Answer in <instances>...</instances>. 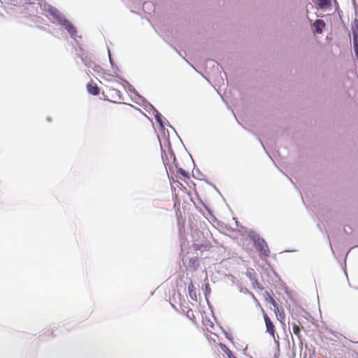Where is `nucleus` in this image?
Wrapping results in <instances>:
<instances>
[{
  "instance_id": "nucleus-1",
  "label": "nucleus",
  "mask_w": 358,
  "mask_h": 358,
  "mask_svg": "<svg viewBox=\"0 0 358 358\" xmlns=\"http://www.w3.org/2000/svg\"><path fill=\"white\" fill-rule=\"evenodd\" d=\"M50 14L62 25L68 32L73 36L76 34L75 27L57 9L52 8L49 10Z\"/></svg>"
},
{
  "instance_id": "nucleus-2",
  "label": "nucleus",
  "mask_w": 358,
  "mask_h": 358,
  "mask_svg": "<svg viewBox=\"0 0 358 358\" xmlns=\"http://www.w3.org/2000/svg\"><path fill=\"white\" fill-rule=\"evenodd\" d=\"M103 94L107 100L111 102L116 103L122 100L120 91L113 87H107L103 92Z\"/></svg>"
},
{
  "instance_id": "nucleus-3",
  "label": "nucleus",
  "mask_w": 358,
  "mask_h": 358,
  "mask_svg": "<svg viewBox=\"0 0 358 358\" xmlns=\"http://www.w3.org/2000/svg\"><path fill=\"white\" fill-rule=\"evenodd\" d=\"M254 245L259 253L261 257H267L270 255V250L266 242L260 238L254 240Z\"/></svg>"
},
{
  "instance_id": "nucleus-4",
  "label": "nucleus",
  "mask_w": 358,
  "mask_h": 358,
  "mask_svg": "<svg viewBox=\"0 0 358 358\" xmlns=\"http://www.w3.org/2000/svg\"><path fill=\"white\" fill-rule=\"evenodd\" d=\"M264 319L266 324V331L273 337L275 336V327L272 321L270 320V318L268 317V315L266 313H264L263 315Z\"/></svg>"
},
{
  "instance_id": "nucleus-5",
  "label": "nucleus",
  "mask_w": 358,
  "mask_h": 358,
  "mask_svg": "<svg viewBox=\"0 0 358 358\" xmlns=\"http://www.w3.org/2000/svg\"><path fill=\"white\" fill-rule=\"evenodd\" d=\"M199 266V262L198 258H192L189 260L187 265V269L190 271H196Z\"/></svg>"
},
{
  "instance_id": "nucleus-6",
  "label": "nucleus",
  "mask_w": 358,
  "mask_h": 358,
  "mask_svg": "<svg viewBox=\"0 0 358 358\" xmlns=\"http://www.w3.org/2000/svg\"><path fill=\"white\" fill-rule=\"evenodd\" d=\"M87 92L91 94L92 95H98L99 94V88L97 86L96 84L94 83L93 82L89 83L87 85Z\"/></svg>"
},
{
  "instance_id": "nucleus-7",
  "label": "nucleus",
  "mask_w": 358,
  "mask_h": 358,
  "mask_svg": "<svg viewBox=\"0 0 358 358\" xmlns=\"http://www.w3.org/2000/svg\"><path fill=\"white\" fill-rule=\"evenodd\" d=\"M315 31L317 34H322L325 27V22L323 20H317L313 24Z\"/></svg>"
},
{
  "instance_id": "nucleus-8",
  "label": "nucleus",
  "mask_w": 358,
  "mask_h": 358,
  "mask_svg": "<svg viewBox=\"0 0 358 358\" xmlns=\"http://www.w3.org/2000/svg\"><path fill=\"white\" fill-rule=\"evenodd\" d=\"M187 289H188V292H189V294L190 297L192 299L196 300V289H195L194 284L192 282L189 284Z\"/></svg>"
},
{
  "instance_id": "nucleus-9",
  "label": "nucleus",
  "mask_w": 358,
  "mask_h": 358,
  "mask_svg": "<svg viewBox=\"0 0 358 358\" xmlns=\"http://www.w3.org/2000/svg\"><path fill=\"white\" fill-rule=\"evenodd\" d=\"M317 4L320 8H327L331 6L330 0H317Z\"/></svg>"
},
{
  "instance_id": "nucleus-10",
  "label": "nucleus",
  "mask_w": 358,
  "mask_h": 358,
  "mask_svg": "<svg viewBox=\"0 0 358 358\" xmlns=\"http://www.w3.org/2000/svg\"><path fill=\"white\" fill-rule=\"evenodd\" d=\"M299 323V322H298ZM292 331L293 333L298 337V338H301V329L299 327V324L293 323L292 324Z\"/></svg>"
},
{
  "instance_id": "nucleus-11",
  "label": "nucleus",
  "mask_w": 358,
  "mask_h": 358,
  "mask_svg": "<svg viewBox=\"0 0 358 358\" xmlns=\"http://www.w3.org/2000/svg\"><path fill=\"white\" fill-rule=\"evenodd\" d=\"M277 319L280 322H282L285 320V313L282 308H281L279 312L275 313Z\"/></svg>"
},
{
  "instance_id": "nucleus-12",
  "label": "nucleus",
  "mask_w": 358,
  "mask_h": 358,
  "mask_svg": "<svg viewBox=\"0 0 358 358\" xmlns=\"http://www.w3.org/2000/svg\"><path fill=\"white\" fill-rule=\"evenodd\" d=\"M178 174L180 175L181 176H182L184 178L185 182L186 181V180H189V178H190L188 172L185 171L182 169H180L178 171Z\"/></svg>"
},
{
  "instance_id": "nucleus-13",
  "label": "nucleus",
  "mask_w": 358,
  "mask_h": 358,
  "mask_svg": "<svg viewBox=\"0 0 358 358\" xmlns=\"http://www.w3.org/2000/svg\"><path fill=\"white\" fill-rule=\"evenodd\" d=\"M222 349L224 351V352L227 354L228 358H235L236 357L234 355L232 351L229 350L226 345H223L222 347Z\"/></svg>"
},
{
  "instance_id": "nucleus-14",
  "label": "nucleus",
  "mask_w": 358,
  "mask_h": 358,
  "mask_svg": "<svg viewBox=\"0 0 358 358\" xmlns=\"http://www.w3.org/2000/svg\"><path fill=\"white\" fill-rule=\"evenodd\" d=\"M175 185L184 191L185 193L187 192V189L185 187L183 186V185L179 182V181H174Z\"/></svg>"
},
{
  "instance_id": "nucleus-15",
  "label": "nucleus",
  "mask_w": 358,
  "mask_h": 358,
  "mask_svg": "<svg viewBox=\"0 0 358 358\" xmlns=\"http://www.w3.org/2000/svg\"><path fill=\"white\" fill-rule=\"evenodd\" d=\"M246 275L249 277L251 280H253V275H254V271L253 269H249L246 272Z\"/></svg>"
},
{
  "instance_id": "nucleus-16",
  "label": "nucleus",
  "mask_w": 358,
  "mask_h": 358,
  "mask_svg": "<svg viewBox=\"0 0 358 358\" xmlns=\"http://www.w3.org/2000/svg\"><path fill=\"white\" fill-rule=\"evenodd\" d=\"M273 308H274V312L275 313L279 312V310L282 308H280L278 304L276 303L275 304V306H273Z\"/></svg>"
},
{
  "instance_id": "nucleus-17",
  "label": "nucleus",
  "mask_w": 358,
  "mask_h": 358,
  "mask_svg": "<svg viewBox=\"0 0 358 358\" xmlns=\"http://www.w3.org/2000/svg\"><path fill=\"white\" fill-rule=\"evenodd\" d=\"M268 302L271 303L273 306H275V304L277 303L275 299L271 296L268 297Z\"/></svg>"
},
{
  "instance_id": "nucleus-18",
  "label": "nucleus",
  "mask_w": 358,
  "mask_h": 358,
  "mask_svg": "<svg viewBox=\"0 0 358 358\" xmlns=\"http://www.w3.org/2000/svg\"><path fill=\"white\" fill-rule=\"evenodd\" d=\"M24 4H31L33 3V0H21Z\"/></svg>"
},
{
  "instance_id": "nucleus-19",
  "label": "nucleus",
  "mask_w": 358,
  "mask_h": 358,
  "mask_svg": "<svg viewBox=\"0 0 358 358\" xmlns=\"http://www.w3.org/2000/svg\"><path fill=\"white\" fill-rule=\"evenodd\" d=\"M177 205L179 206L180 205V203L179 201H177V196H176V202H175L174 206H176Z\"/></svg>"
},
{
  "instance_id": "nucleus-20",
  "label": "nucleus",
  "mask_w": 358,
  "mask_h": 358,
  "mask_svg": "<svg viewBox=\"0 0 358 358\" xmlns=\"http://www.w3.org/2000/svg\"><path fill=\"white\" fill-rule=\"evenodd\" d=\"M235 358H236V357H235Z\"/></svg>"
}]
</instances>
